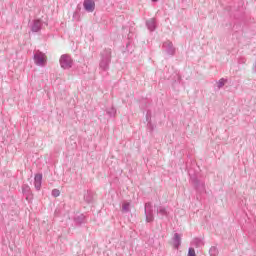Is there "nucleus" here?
Masks as SVG:
<instances>
[{
    "mask_svg": "<svg viewBox=\"0 0 256 256\" xmlns=\"http://www.w3.org/2000/svg\"><path fill=\"white\" fill-rule=\"evenodd\" d=\"M225 85V80L224 79H221L220 81H219V87H222V86H224Z\"/></svg>",
    "mask_w": 256,
    "mask_h": 256,
    "instance_id": "nucleus-8",
    "label": "nucleus"
},
{
    "mask_svg": "<svg viewBox=\"0 0 256 256\" xmlns=\"http://www.w3.org/2000/svg\"><path fill=\"white\" fill-rule=\"evenodd\" d=\"M175 239H176V241H178V243H179V241H181V238L179 237V234H175Z\"/></svg>",
    "mask_w": 256,
    "mask_h": 256,
    "instance_id": "nucleus-9",
    "label": "nucleus"
},
{
    "mask_svg": "<svg viewBox=\"0 0 256 256\" xmlns=\"http://www.w3.org/2000/svg\"><path fill=\"white\" fill-rule=\"evenodd\" d=\"M41 181H43V175L36 174L34 178V185L38 190L41 189Z\"/></svg>",
    "mask_w": 256,
    "mask_h": 256,
    "instance_id": "nucleus-4",
    "label": "nucleus"
},
{
    "mask_svg": "<svg viewBox=\"0 0 256 256\" xmlns=\"http://www.w3.org/2000/svg\"><path fill=\"white\" fill-rule=\"evenodd\" d=\"M188 256H197V255L195 254V249L189 248Z\"/></svg>",
    "mask_w": 256,
    "mask_h": 256,
    "instance_id": "nucleus-6",
    "label": "nucleus"
},
{
    "mask_svg": "<svg viewBox=\"0 0 256 256\" xmlns=\"http://www.w3.org/2000/svg\"><path fill=\"white\" fill-rule=\"evenodd\" d=\"M52 195H53V197H59V195H60L59 190L54 189V190L52 191Z\"/></svg>",
    "mask_w": 256,
    "mask_h": 256,
    "instance_id": "nucleus-7",
    "label": "nucleus"
},
{
    "mask_svg": "<svg viewBox=\"0 0 256 256\" xmlns=\"http://www.w3.org/2000/svg\"><path fill=\"white\" fill-rule=\"evenodd\" d=\"M60 65L62 69H69L73 65V60L70 56L64 55L60 59Z\"/></svg>",
    "mask_w": 256,
    "mask_h": 256,
    "instance_id": "nucleus-1",
    "label": "nucleus"
},
{
    "mask_svg": "<svg viewBox=\"0 0 256 256\" xmlns=\"http://www.w3.org/2000/svg\"><path fill=\"white\" fill-rule=\"evenodd\" d=\"M152 1L156 2V1H158V0H152Z\"/></svg>",
    "mask_w": 256,
    "mask_h": 256,
    "instance_id": "nucleus-10",
    "label": "nucleus"
},
{
    "mask_svg": "<svg viewBox=\"0 0 256 256\" xmlns=\"http://www.w3.org/2000/svg\"><path fill=\"white\" fill-rule=\"evenodd\" d=\"M130 207H131V203H129V202H124V203L122 204V211H123V213H129Z\"/></svg>",
    "mask_w": 256,
    "mask_h": 256,
    "instance_id": "nucleus-5",
    "label": "nucleus"
},
{
    "mask_svg": "<svg viewBox=\"0 0 256 256\" xmlns=\"http://www.w3.org/2000/svg\"><path fill=\"white\" fill-rule=\"evenodd\" d=\"M34 61L36 63V65H45V63H47V56L41 52H38L35 54L34 56Z\"/></svg>",
    "mask_w": 256,
    "mask_h": 256,
    "instance_id": "nucleus-2",
    "label": "nucleus"
},
{
    "mask_svg": "<svg viewBox=\"0 0 256 256\" xmlns=\"http://www.w3.org/2000/svg\"><path fill=\"white\" fill-rule=\"evenodd\" d=\"M84 9L88 11V13H93L95 11V1L93 0H84Z\"/></svg>",
    "mask_w": 256,
    "mask_h": 256,
    "instance_id": "nucleus-3",
    "label": "nucleus"
}]
</instances>
